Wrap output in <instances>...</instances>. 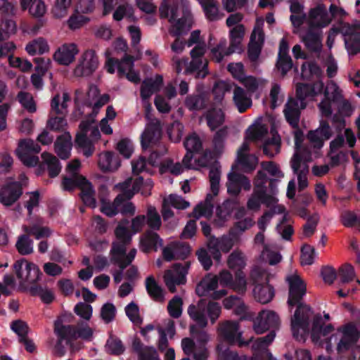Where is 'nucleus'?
<instances>
[{
	"label": "nucleus",
	"instance_id": "680f3d73",
	"mask_svg": "<svg viewBox=\"0 0 360 360\" xmlns=\"http://www.w3.org/2000/svg\"><path fill=\"white\" fill-rule=\"evenodd\" d=\"M41 158L44 163L48 167L50 176H56L61 169L58 159L54 155L48 153H42Z\"/></svg>",
	"mask_w": 360,
	"mask_h": 360
},
{
	"label": "nucleus",
	"instance_id": "20e7f679",
	"mask_svg": "<svg viewBox=\"0 0 360 360\" xmlns=\"http://www.w3.org/2000/svg\"><path fill=\"white\" fill-rule=\"evenodd\" d=\"M266 180L263 172H258L254 181L253 193L247 202L248 208L257 211L263 203L267 207L272 209L274 213L285 212L284 206L278 204V191L274 188V181H271L269 184V188H266Z\"/></svg>",
	"mask_w": 360,
	"mask_h": 360
},
{
	"label": "nucleus",
	"instance_id": "ea45409f",
	"mask_svg": "<svg viewBox=\"0 0 360 360\" xmlns=\"http://www.w3.org/2000/svg\"><path fill=\"white\" fill-rule=\"evenodd\" d=\"M162 83V77L159 75H155L154 78H147L143 80L141 88L142 100H148L154 93L159 91Z\"/></svg>",
	"mask_w": 360,
	"mask_h": 360
},
{
	"label": "nucleus",
	"instance_id": "de8ad7c7",
	"mask_svg": "<svg viewBox=\"0 0 360 360\" xmlns=\"http://www.w3.org/2000/svg\"><path fill=\"white\" fill-rule=\"evenodd\" d=\"M25 50L30 56L42 55L49 53L50 47L45 39L38 37L30 41L26 45Z\"/></svg>",
	"mask_w": 360,
	"mask_h": 360
},
{
	"label": "nucleus",
	"instance_id": "37998d69",
	"mask_svg": "<svg viewBox=\"0 0 360 360\" xmlns=\"http://www.w3.org/2000/svg\"><path fill=\"white\" fill-rule=\"evenodd\" d=\"M188 46L195 45L191 51V56L193 58V65L198 62V58H202L206 51V45L205 42L200 41V34L198 30L193 31L191 34L189 40L188 41Z\"/></svg>",
	"mask_w": 360,
	"mask_h": 360
},
{
	"label": "nucleus",
	"instance_id": "7c9ffc66",
	"mask_svg": "<svg viewBox=\"0 0 360 360\" xmlns=\"http://www.w3.org/2000/svg\"><path fill=\"white\" fill-rule=\"evenodd\" d=\"M331 135L332 131L328 124L321 122L319 128L309 132L307 138L314 148L320 149Z\"/></svg>",
	"mask_w": 360,
	"mask_h": 360
},
{
	"label": "nucleus",
	"instance_id": "c85d7f7f",
	"mask_svg": "<svg viewBox=\"0 0 360 360\" xmlns=\"http://www.w3.org/2000/svg\"><path fill=\"white\" fill-rule=\"evenodd\" d=\"M173 62L174 67L177 73L181 72L184 69L186 72L197 71L198 77L203 78L208 74L207 70V61L202 58H198V62L195 65H193V60L188 64V60L184 58H174Z\"/></svg>",
	"mask_w": 360,
	"mask_h": 360
},
{
	"label": "nucleus",
	"instance_id": "423d86ee",
	"mask_svg": "<svg viewBox=\"0 0 360 360\" xmlns=\"http://www.w3.org/2000/svg\"><path fill=\"white\" fill-rule=\"evenodd\" d=\"M275 337V332L271 331L264 338H259L256 340L250 339V342H252L250 347L253 352V356L251 358H248L246 356L239 357L236 352L220 343L217 347L218 359L219 360H276L267 349L268 346L274 341Z\"/></svg>",
	"mask_w": 360,
	"mask_h": 360
},
{
	"label": "nucleus",
	"instance_id": "774afa93",
	"mask_svg": "<svg viewBox=\"0 0 360 360\" xmlns=\"http://www.w3.org/2000/svg\"><path fill=\"white\" fill-rule=\"evenodd\" d=\"M133 347L135 350L139 352L140 360H160L157 352L154 348L145 347L139 350L140 344L137 341L133 342Z\"/></svg>",
	"mask_w": 360,
	"mask_h": 360
},
{
	"label": "nucleus",
	"instance_id": "5fc2aeb1",
	"mask_svg": "<svg viewBox=\"0 0 360 360\" xmlns=\"http://www.w3.org/2000/svg\"><path fill=\"white\" fill-rule=\"evenodd\" d=\"M112 18L116 21H120L124 18L129 21H134L136 20L134 8L127 3L118 6L113 13Z\"/></svg>",
	"mask_w": 360,
	"mask_h": 360
},
{
	"label": "nucleus",
	"instance_id": "5701e85b",
	"mask_svg": "<svg viewBox=\"0 0 360 360\" xmlns=\"http://www.w3.org/2000/svg\"><path fill=\"white\" fill-rule=\"evenodd\" d=\"M190 264L186 262L184 265L174 264L169 269L165 271L163 280L165 285L171 292L176 291V286L184 285L186 282V275Z\"/></svg>",
	"mask_w": 360,
	"mask_h": 360
},
{
	"label": "nucleus",
	"instance_id": "473e14b6",
	"mask_svg": "<svg viewBox=\"0 0 360 360\" xmlns=\"http://www.w3.org/2000/svg\"><path fill=\"white\" fill-rule=\"evenodd\" d=\"M131 179H128L122 184H119L115 187L120 188L123 191L120 194L122 195L120 200V212L125 215H134L136 212V207L134 205L129 202V200L134 195L131 191L128 190L131 184Z\"/></svg>",
	"mask_w": 360,
	"mask_h": 360
},
{
	"label": "nucleus",
	"instance_id": "a211bd4d",
	"mask_svg": "<svg viewBox=\"0 0 360 360\" xmlns=\"http://www.w3.org/2000/svg\"><path fill=\"white\" fill-rule=\"evenodd\" d=\"M220 176L221 173L218 168H211L209 172V180L210 192L206 196L204 202L197 205L193 212V217L198 219L201 217H210L213 212V205L212 203L213 198L219 194L220 189Z\"/></svg>",
	"mask_w": 360,
	"mask_h": 360
},
{
	"label": "nucleus",
	"instance_id": "393cba45",
	"mask_svg": "<svg viewBox=\"0 0 360 360\" xmlns=\"http://www.w3.org/2000/svg\"><path fill=\"white\" fill-rule=\"evenodd\" d=\"M238 240V238L229 231V235L223 236L219 238H212L208 242V250L213 258L219 262L221 259V251L229 252Z\"/></svg>",
	"mask_w": 360,
	"mask_h": 360
},
{
	"label": "nucleus",
	"instance_id": "8fccbe9b",
	"mask_svg": "<svg viewBox=\"0 0 360 360\" xmlns=\"http://www.w3.org/2000/svg\"><path fill=\"white\" fill-rule=\"evenodd\" d=\"M205 119L208 127L213 131L224 123L225 116L221 109L214 108L206 112Z\"/></svg>",
	"mask_w": 360,
	"mask_h": 360
},
{
	"label": "nucleus",
	"instance_id": "72a5a7b5",
	"mask_svg": "<svg viewBox=\"0 0 360 360\" xmlns=\"http://www.w3.org/2000/svg\"><path fill=\"white\" fill-rule=\"evenodd\" d=\"M184 146L187 153L183 158L182 162L185 165L186 167L195 168V166L192 163V153H198L202 149L201 139L195 133H193L186 139L184 141Z\"/></svg>",
	"mask_w": 360,
	"mask_h": 360
},
{
	"label": "nucleus",
	"instance_id": "a18cd8bd",
	"mask_svg": "<svg viewBox=\"0 0 360 360\" xmlns=\"http://www.w3.org/2000/svg\"><path fill=\"white\" fill-rule=\"evenodd\" d=\"M302 41L310 51L319 52L322 49L321 32L309 30L302 36Z\"/></svg>",
	"mask_w": 360,
	"mask_h": 360
},
{
	"label": "nucleus",
	"instance_id": "c03bdc74",
	"mask_svg": "<svg viewBox=\"0 0 360 360\" xmlns=\"http://www.w3.org/2000/svg\"><path fill=\"white\" fill-rule=\"evenodd\" d=\"M78 185L81 190L80 196L84 203L94 208L96 202L94 198L95 193L91 183L84 177H81L78 179Z\"/></svg>",
	"mask_w": 360,
	"mask_h": 360
},
{
	"label": "nucleus",
	"instance_id": "4468645a",
	"mask_svg": "<svg viewBox=\"0 0 360 360\" xmlns=\"http://www.w3.org/2000/svg\"><path fill=\"white\" fill-rule=\"evenodd\" d=\"M290 20L293 26L299 28L303 23H306L309 30H320L327 27L331 22V16L328 14L326 6L318 4L309 9L307 14L302 16L290 15Z\"/></svg>",
	"mask_w": 360,
	"mask_h": 360
},
{
	"label": "nucleus",
	"instance_id": "0eeeda50",
	"mask_svg": "<svg viewBox=\"0 0 360 360\" xmlns=\"http://www.w3.org/2000/svg\"><path fill=\"white\" fill-rule=\"evenodd\" d=\"M316 79L317 81L311 85L305 84H297L296 92L298 99L290 98L285 105L283 112L285 119L293 128L297 127L299 123L300 114L299 103H302L304 99L314 97L324 91L323 82L320 79Z\"/></svg>",
	"mask_w": 360,
	"mask_h": 360
},
{
	"label": "nucleus",
	"instance_id": "603ef678",
	"mask_svg": "<svg viewBox=\"0 0 360 360\" xmlns=\"http://www.w3.org/2000/svg\"><path fill=\"white\" fill-rule=\"evenodd\" d=\"M236 202L232 200H226L217 208L216 224L221 226L230 217Z\"/></svg>",
	"mask_w": 360,
	"mask_h": 360
},
{
	"label": "nucleus",
	"instance_id": "4c0bfd02",
	"mask_svg": "<svg viewBox=\"0 0 360 360\" xmlns=\"http://www.w3.org/2000/svg\"><path fill=\"white\" fill-rule=\"evenodd\" d=\"M189 253V246L180 243H170L162 250L163 257L167 261L174 259H184Z\"/></svg>",
	"mask_w": 360,
	"mask_h": 360
},
{
	"label": "nucleus",
	"instance_id": "e2e57ef3",
	"mask_svg": "<svg viewBox=\"0 0 360 360\" xmlns=\"http://www.w3.org/2000/svg\"><path fill=\"white\" fill-rule=\"evenodd\" d=\"M323 94L325 96L331 99L334 103L340 101L344 98L342 89L332 80L327 83Z\"/></svg>",
	"mask_w": 360,
	"mask_h": 360
},
{
	"label": "nucleus",
	"instance_id": "69168bd1",
	"mask_svg": "<svg viewBox=\"0 0 360 360\" xmlns=\"http://www.w3.org/2000/svg\"><path fill=\"white\" fill-rule=\"evenodd\" d=\"M337 275L339 278L340 283L342 284L349 283L356 277L354 269L349 264H345L342 266L338 269Z\"/></svg>",
	"mask_w": 360,
	"mask_h": 360
},
{
	"label": "nucleus",
	"instance_id": "58836bf2",
	"mask_svg": "<svg viewBox=\"0 0 360 360\" xmlns=\"http://www.w3.org/2000/svg\"><path fill=\"white\" fill-rule=\"evenodd\" d=\"M117 72L120 76H125L131 82L137 84L140 82L139 73L134 69V60L131 56H126L119 62Z\"/></svg>",
	"mask_w": 360,
	"mask_h": 360
},
{
	"label": "nucleus",
	"instance_id": "9d476101",
	"mask_svg": "<svg viewBox=\"0 0 360 360\" xmlns=\"http://www.w3.org/2000/svg\"><path fill=\"white\" fill-rule=\"evenodd\" d=\"M127 224L128 221L124 220L117 225L115 231L116 240L111 249L112 259L122 269L131 264L136 254V249L133 248L126 255L127 246L131 240V234L129 233Z\"/></svg>",
	"mask_w": 360,
	"mask_h": 360
},
{
	"label": "nucleus",
	"instance_id": "c9c22d12",
	"mask_svg": "<svg viewBox=\"0 0 360 360\" xmlns=\"http://www.w3.org/2000/svg\"><path fill=\"white\" fill-rule=\"evenodd\" d=\"M162 245L163 241L159 235L152 231H147L140 238L139 247L144 252L157 251Z\"/></svg>",
	"mask_w": 360,
	"mask_h": 360
},
{
	"label": "nucleus",
	"instance_id": "f8f14e48",
	"mask_svg": "<svg viewBox=\"0 0 360 360\" xmlns=\"http://www.w3.org/2000/svg\"><path fill=\"white\" fill-rule=\"evenodd\" d=\"M110 100L108 94H99V90L96 86H91L88 89H79L75 91V101L79 108H87L91 109L86 112L91 115V121H94V117L99 112L100 109Z\"/></svg>",
	"mask_w": 360,
	"mask_h": 360
},
{
	"label": "nucleus",
	"instance_id": "412c9836",
	"mask_svg": "<svg viewBox=\"0 0 360 360\" xmlns=\"http://www.w3.org/2000/svg\"><path fill=\"white\" fill-rule=\"evenodd\" d=\"M13 268L21 284H32L40 279L41 273L39 266L25 259L16 261Z\"/></svg>",
	"mask_w": 360,
	"mask_h": 360
},
{
	"label": "nucleus",
	"instance_id": "0e129e2a",
	"mask_svg": "<svg viewBox=\"0 0 360 360\" xmlns=\"http://www.w3.org/2000/svg\"><path fill=\"white\" fill-rule=\"evenodd\" d=\"M153 186V184L150 179H147L146 181H143V177H139L134 182L131 191L134 193V194L140 191L142 195L147 196L150 194Z\"/></svg>",
	"mask_w": 360,
	"mask_h": 360
},
{
	"label": "nucleus",
	"instance_id": "7ed1b4c3",
	"mask_svg": "<svg viewBox=\"0 0 360 360\" xmlns=\"http://www.w3.org/2000/svg\"><path fill=\"white\" fill-rule=\"evenodd\" d=\"M289 289L288 305L298 304L294 316L291 319V329L294 338L298 341H304L309 334V320L313 316L311 308L300 302L307 292L305 282L297 270L290 271L285 276Z\"/></svg>",
	"mask_w": 360,
	"mask_h": 360
},
{
	"label": "nucleus",
	"instance_id": "338daca9",
	"mask_svg": "<svg viewBox=\"0 0 360 360\" xmlns=\"http://www.w3.org/2000/svg\"><path fill=\"white\" fill-rule=\"evenodd\" d=\"M232 84L231 82L227 81H219L217 82L213 87V94L214 100L217 103H220L224 98V96L226 92L231 91Z\"/></svg>",
	"mask_w": 360,
	"mask_h": 360
},
{
	"label": "nucleus",
	"instance_id": "6e6552de",
	"mask_svg": "<svg viewBox=\"0 0 360 360\" xmlns=\"http://www.w3.org/2000/svg\"><path fill=\"white\" fill-rule=\"evenodd\" d=\"M73 316L70 314H63L55 322V333L58 337V343L56 348V352L60 356L64 355V349H58L63 340H65L68 344L71 345V341L81 338L84 340H91L93 336V330L87 325H80L75 327L70 325H65V323L70 322ZM72 347V345H70Z\"/></svg>",
	"mask_w": 360,
	"mask_h": 360
},
{
	"label": "nucleus",
	"instance_id": "864d4df0",
	"mask_svg": "<svg viewBox=\"0 0 360 360\" xmlns=\"http://www.w3.org/2000/svg\"><path fill=\"white\" fill-rule=\"evenodd\" d=\"M322 70L320 67L313 62H305L302 65L301 75L304 79H321Z\"/></svg>",
	"mask_w": 360,
	"mask_h": 360
},
{
	"label": "nucleus",
	"instance_id": "b1692460",
	"mask_svg": "<svg viewBox=\"0 0 360 360\" xmlns=\"http://www.w3.org/2000/svg\"><path fill=\"white\" fill-rule=\"evenodd\" d=\"M41 150L39 145L32 139H25L19 142L15 153L22 163L28 167L36 166L39 162V158L35 155Z\"/></svg>",
	"mask_w": 360,
	"mask_h": 360
},
{
	"label": "nucleus",
	"instance_id": "13d9d810",
	"mask_svg": "<svg viewBox=\"0 0 360 360\" xmlns=\"http://www.w3.org/2000/svg\"><path fill=\"white\" fill-rule=\"evenodd\" d=\"M72 5V0H55L51 8V13L55 18L66 17Z\"/></svg>",
	"mask_w": 360,
	"mask_h": 360
},
{
	"label": "nucleus",
	"instance_id": "bb28decb",
	"mask_svg": "<svg viewBox=\"0 0 360 360\" xmlns=\"http://www.w3.org/2000/svg\"><path fill=\"white\" fill-rule=\"evenodd\" d=\"M79 52V47L75 43H64L56 49L53 59L60 65L69 66L75 62Z\"/></svg>",
	"mask_w": 360,
	"mask_h": 360
},
{
	"label": "nucleus",
	"instance_id": "1a4fd4ad",
	"mask_svg": "<svg viewBox=\"0 0 360 360\" xmlns=\"http://www.w3.org/2000/svg\"><path fill=\"white\" fill-rule=\"evenodd\" d=\"M127 224L128 221L124 220L117 225L115 231L116 240L111 249L112 259L122 269L131 264L136 254V249L133 248L126 255L127 246L131 240V234L129 233Z\"/></svg>",
	"mask_w": 360,
	"mask_h": 360
},
{
	"label": "nucleus",
	"instance_id": "dca6fc26",
	"mask_svg": "<svg viewBox=\"0 0 360 360\" xmlns=\"http://www.w3.org/2000/svg\"><path fill=\"white\" fill-rule=\"evenodd\" d=\"M91 121V115H89L85 120L79 124V131L77 133L75 139L76 147L80 149L86 157H90L94 152L93 141H98L101 138V131L95 123Z\"/></svg>",
	"mask_w": 360,
	"mask_h": 360
},
{
	"label": "nucleus",
	"instance_id": "c756f323",
	"mask_svg": "<svg viewBox=\"0 0 360 360\" xmlns=\"http://www.w3.org/2000/svg\"><path fill=\"white\" fill-rule=\"evenodd\" d=\"M234 167H232L231 172L228 174V181L226 183L227 192L229 194L236 196L242 189L250 191L251 184L250 180L244 175L233 172Z\"/></svg>",
	"mask_w": 360,
	"mask_h": 360
},
{
	"label": "nucleus",
	"instance_id": "e433bc0d",
	"mask_svg": "<svg viewBox=\"0 0 360 360\" xmlns=\"http://www.w3.org/2000/svg\"><path fill=\"white\" fill-rule=\"evenodd\" d=\"M22 189L19 183L13 182L2 188L0 192V201L6 205L10 206L21 195Z\"/></svg>",
	"mask_w": 360,
	"mask_h": 360
},
{
	"label": "nucleus",
	"instance_id": "3c124183",
	"mask_svg": "<svg viewBox=\"0 0 360 360\" xmlns=\"http://www.w3.org/2000/svg\"><path fill=\"white\" fill-rule=\"evenodd\" d=\"M228 266L236 272H241V270L245 268L246 265V259L244 254L236 250L232 252L227 259Z\"/></svg>",
	"mask_w": 360,
	"mask_h": 360
},
{
	"label": "nucleus",
	"instance_id": "f03ea898",
	"mask_svg": "<svg viewBox=\"0 0 360 360\" xmlns=\"http://www.w3.org/2000/svg\"><path fill=\"white\" fill-rule=\"evenodd\" d=\"M248 141H262L263 152L270 157L277 154L280 150V136L274 129L269 132L268 128L261 124L260 120H257L247 129L245 140L237 153V162L245 172H250L255 169L258 162L257 158L255 155L248 153Z\"/></svg>",
	"mask_w": 360,
	"mask_h": 360
},
{
	"label": "nucleus",
	"instance_id": "ddd939ff",
	"mask_svg": "<svg viewBox=\"0 0 360 360\" xmlns=\"http://www.w3.org/2000/svg\"><path fill=\"white\" fill-rule=\"evenodd\" d=\"M42 219H37L31 223L30 226L22 225V229L26 233L18 237L16 242V248L22 255H30L33 252V241L29 236H32L37 240L47 238L53 233V230L43 225Z\"/></svg>",
	"mask_w": 360,
	"mask_h": 360
},
{
	"label": "nucleus",
	"instance_id": "f704fd0d",
	"mask_svg": "<svg viewBox=\"0 0 360 360\" xmlns=\"http://www.w3.org/2000/svg\"><path fill=\"white\" fill-rule=\"evenodd\" d=\"M98 165L103 172H115L121 166V160L114 153L104 151L98 155Z\"/></svg>",
	"mask_w": 360,
	"mask_h": 360
},
{
	"label": "nucleus",
	"instance_id": "f3484780",
	"mask_svg": "<svg viewBox=\"0 0 360 360\" xmlns=\"http://www.w3.org/2000/svg\"><path fill=\"white\" fill-rule=\"evenodd\" d=\"M146 111V119L148 122L141 136V146L144 150L152 148L157 146L162 136V127L160 122L153 118L151 112L153 108L148 100L143 101Z\"/></svg>",
	"mask_w": 360,
	"mask_h": 360
},
{
	"label": "nucleus",
	"instance_id": "a878e982",
	"mask_svg": "<svg viewBox=\"0 0 360 360\" xmlns=\"http://www.w3.org/2000/svg\"><path fill=\"white\" fill-rule=\"evenodd\" d=\"M219 332L222 338L230 344L237 343L240 347L252 345L250 340L246 342L242 339L243 331L240 330L238 322L226 321L220 323Z\"/></svg>",
	"mask_w": 360,
	"mask_h": 360
},
{
	"label": "nucleus",
	"instance_id": "9b49d317",
	"mask_svg": "<svg viewBox=\"0 0 360 360\" xmlns=\"http://www.w3.org/2000/svg\"><path fill=\"white\" fill-rule=\"evenodd\" d=\"M274 276V274L259 266H256L251 270L250 282L253 287V297L257 302L266 304L273 299L274 290L269 283Z\"/></svg>",
	"mask_w": 360,
	"mask_h": 360
},
{
	"label": "nucleus",
	"instance_id": "39448f33",
	"mask_svg": "<svg viewBox=\"0 0 360 360\" xmlns=\"http://www.w3.org/2000/svg\"><path fill=\"white\" fill-rule=\"evenodd\" d=\"M161 18H167L171 23L169 32L179 36L191 27V15L189 4L178 0H163L160 6Z\"/></svg>",
	"mask_w": 360,
	"mask_h": 360
},
{
	"label": "nucleus",
	"instance_id": "79ce46f5",
	"mask_svg": "<svg viewBox=\"0 0 360 360\" xmlns=\"http://www.w3.org/2000/svg\"><path fill=\"white\" fill-rule=\"evenodd\" d=\"M72 146V136L65 132L57 138L54 144L55 152L61 159H67L70 155Z\"/></svg>",
	"mask_w": 360,
	"mask_h": 360
},
{
	"label": "nucleus",
	"instance_id": "49530a36",
	"mask_svg": "<svg viewBox=\"0 0 360 360\" xmlns=\"http://www.w3.org/2000/svg\"><path fill=\"white\" fill-rule=\"evenodd\" d=\"M188 314L190 318L199 326L205 328L207 325V319L205 309L201 302L197 304H191L188 308Z\"/></svg>",
	"mask_w": 360,
	"mask_h": 360
},
{
	"label": "nucleus",
	"instance_id": "cd10ccee",
	"mask_svg": "<svg viewBox=\"0 0 360 360\" xmlns=\"http://www.w3.org/2000/svg\"><path fill=\"white\" fill-rule=\"evenodd\" d=\"M279 323V317L275 311L264 310L255 320L253 329L256 333L262 334L270 328H276Z\"/></svg>",
	"mask_w": 360,
	"mask_h": 360
},
{
	"label": "nucleus",
	"instance_id": "bf43d9fd",
	"mask_svg": "<svg viewBox=\"0 0 360 360\" xmlns=\"http://www.w3.org/2000/svg\"><path fill=\"white\" fill-rule=\"evenodd\" d=\"M70 101V97L67 92H63L60 96L57 94L51 101V109L56 114H64L68 108V103Z\"/></svg>",
	"mask_w": 360,
	"mask_h": 360
},
{
	"label": "nucleus",
	"instance_id": "2eb2a0df",
	"mask_svg": "<svg viewBox=\"0 0 360 360\" xmlns=\"http://www.w3.org/2000/svg\"><path fill=\"white\" fill-rule=\"evenodd\" d=\"M341 32L345 37L346 48L349 54H356L360 51V22L354 25L341 24L339 28H332L328 35L327 46L331 49L336 35Z\"/></svg>",
	"mask_w": 360,
	"mask_h": 360
},
{
	"label": "nucleus",
	"instance_id": "052dcab7",
	"mask_svg": "<svg viewBox=\"0 0 360 360\" xmlns=\"http://www.w3.org/2000/svg\"><path fill=\"white\" fill-rule=\"evenodd\" d=\"M262 172H263L264 175L266 177V182L268 181V179L264 172H266L269 176L272 177L271 179H269V183L271 182V181H274V188L277 189L276 181V180L283 177V174L282 173V172L279 169L278 166L276 164L273 163L272 162H262Z\"/></svg>",
	"mask_w": 360,
	"mask_h": 360
},
{
	"label": "nucleus",
	"instance_id": "aec40b11",
	"mask_svg": "<svg viewBox=\"0 0 360 360\" xmlns=\"http://www.w3.org/2000/svg\"><path fill=\"white\" fill-rule=\"evenodd\" d=\"M218 276L212 274H206L196 287V293L200 297H208L212 300H220L227 295L224 288H219Z\"/></svg>",
	"mask_w": 360,
	"mask_h": 360
},
{
	"label": "nucleus",
	"instance_id": "09e8293b",
	"mask_svg": "<svg viewBox=\"0 0 360 360\" xmlns=\"http://www.w3.org/2000/svg\"><path fill=\"white\" fill-rule=\"evenodd\" d=\"M202 6L206 18L210 20H217L222 15L215 0H196Z\"/></svg>",
	"mask_w": 360,
	"mask_h": 360
},
{
	"label": "nucleus",
	"instance_id": "6ab92c4d",
	"mask_svg": "<svg viewBox=\"0 0 360 360\" xmlns=\"http://www.w3.org/2000/svg\"><path fill=\"white\" fill-rule=\"evenodd\" d=\"M300 136L301 133L300 131L295 132L296 151L291 160V167L294 173L297 175L299 188L300 190H303L308 186L307 176L309 172V167L307 165V162H310L312 158L310 154H305L302 151L300 147Z\"/></svg>",
	"mask_w": 360,
	"mask_h": 360
},
{
	"label": "nucleus",
	"instance_id": "4be33fe9",
	"mask_svg": "<svg viewBox=\"0 0 360 360\" xmlns=\"http://www.w3.org/2000/svg\"><path fill=\"white\" fill-rule=\"evenodd\" d=\"M99 65L98 58L93 49L83 51L73 69V75L77 77H87L94 72Z\"/></svg>",
	"mask_w": 360,
	"mask_h": 360
},
{
	"label": "nucleus",
	"instance_id": "f257e3e1",
	"mask_svg": "<svg viewBox=\"0 0 360 360\" xmlns=\"http://www.w3.org/2000/svg\"><path fill=\"white\" fill-rule=\"evenodd\" d=\"M311 338L317 344L326 342V349L332 350L335 345L338 354H343L352 349L360 338V330L353 323H347L334 331L330 324H325L321 316L314 319Z\"/></svg>",
	"mask_w": 360,
	"mask_h": 360
},
{
	"label": "nucleus",
	"instance_id": "2f4dec72",
	"mask_svg": "<svg viewBox=\"0 0 360 360\" xmlns=\"http://www.w3.org/2000/svg\"><path fill=\"white\" fill-rule=\"evenodd\" d=\"M159 156L155 152L151 153L148 161H146L143 157H139L131 162L132 172L134 174H139L141 172H146L148 174L154 172V168L159 166Z\"/></svg>",
	"mask_w": 360,
	"mask_h": 360
},
{
	"label": "nucleus",
	"instance_id": "6e6d98bb",
	"mask_svg": "<svg viewBox=\"0 0 360 360\" xmlns=\"http://www.w3.org/2000/svg\"><path fill=\"white\" fill-rule=\"evenodd\" d=\"M146 286L148 294L154 300L157 302L164 301V291L153 276H149L146 278Z\"/></svg>",
	"mask_w": 360,
	"mask_h": 360
},
{
	"label": "nucleus",
	"instance_id": "a19ab883",
	"mask_svg": "<svg viewBox=\"0 0 360 360\" xmlns=\"http://www.w3.org/2000/svg\"><path fill=\"white\" fill-rule=\"evenodd\" d=\"M233 101L239 112H245L252 106L250 96L240 86H236L233 91Z\"/></svg>",
	"mask_w": 360,
	"mask_h": 360
},
{
	"label": "nucleus",
	"instance_id": "4d7b16f0",
	"mask_svg": "<svg viewBox=\"0 0 360 360\" xmlns=\"http://www.w3.org/2000/svg\"><path fill=\"white\" fill-rule=\"evenodd\" d=\"M244 34L245 27L243 25H236L230 30L229 37L231 52H235L238 49Z\"/></svg>",
	"mask_w": 360,
	"mask_h": 360
}]
</instances>
